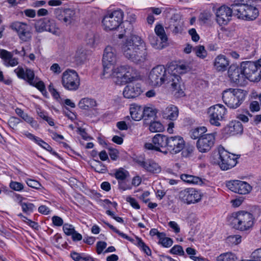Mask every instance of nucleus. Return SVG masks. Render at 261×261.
Masks as SVG:
<instances>
[{
    "mask_svg": "<svg viewBox=\"0 0 261 261\" xmlns=\"http://www.w3.org/2000/svg\"><path fill=\"white\" fill-rule=\"evenodd\" d=\"M178 115V110L177 108L174 105H170L167 107L163 112V117L165 118L174 120Z\"/></svg>",
    "mask_w": 261,
    "mask_h": 261,
    "instance_id": "nucleus-29",
    "label": "nucleus"
},
{
    "mask_svg": "<svg viewBox=\"0 0 261 261\" xmlns=\"http://www.w3.org/2000/svg\"><path fill=\"white\" fill-rule=\"evenodd\" d=\"M159 235V244H161L163 247L166 248L170 247L172 246L173 243L172 239L170 238L166 237V235L164 232Z\"/></svg>",
    "mask_w": 261,
    "mask_h": 261,
    "instance_id": "nucleus-36",
    "label": "nucleus"
},
{
    "mask_svg": "<svg viewBox=\"0 0 261 261\" xmlns=\"http://www.w3.org/2000/svg\"><path fill=\"white\" fill-rule=\"evenodd\" d=\"M14 72L19 78L27 80L30 85L33 84L35 80L34 71L30 69L27 68L24 71L22 67L18 66L14 70Z\"/></svg>",
    "mask_w": 261,
    "mask_h": 261,
    "instance_id": "nucleus-25",
    "label": "nucleus"
},
{
    "mask_svg": "<svg viewBox=\"0 0 261 261\" xmlns=\"http://www.w3.org/2000/svg\"><path fill=\"white\" fill-rule=\"evenodd\" d=\"M178 197L182 202L189 205L201 201L202 195L199 191L195 188H187L179 192Z\"/></svg>",
    "mask_w": 261,
    "mask_h": 261,
    "instance_id": "nucleus-11",
    "label": "nucleus"
},
{
    "mask_svg": "<svg viewBox=\"0 0 261 261\" xmlns=\"http://www.w3.org/2000/svg\"><path fill=\"white\" fill-rule=\"evenodd\" d=\"M63 230L67 236H71L75 231L73 225L65 223L63 226Z\"/></svg>",
    "mask_w": 261,
    "mask_h": 261,
    "instance_id": "nucleus-52",
    "label": "nucleus"
},
{
    "mask_svg": "<svg viewBox=\"0 0 261 261\" xmlns=\"http://www.w3.org/2000/svg\"><path fill=\"white\" fill-rule=\"evenodd\" d=\"M236 255L231 252L222 253L217 257V261H236Z\"/></svg>",
    "mask_w": 261,
    "mask_h": 261,
    "instance_id": "nucleus-37",
    "label": "nucleus"
},
{
    "mask_svg": "<svg viewBox=\"0 0 261 261\" xmlns=\"http://www.w3.org/2000/svg\"><path fill=\"white\" fill-rule=\"evenodd\" d=\"M95 171L98 173H105L107 169L103 164L99 161H96V164L93 167Z\"/></svg>",
    "mask_w": 261,
    "mask_h": 261,
    "instance_id": "nucleus-53",
    "label": "nucleus"
},
{
    "mask_svg": "<svg viewBox=\"0 0 261 261\" xmlns=\"http://www.w3.org/2000/svg\"><path fill=\"white\" fill-rule=\"evenodd\" d=\"M156 114L155 109L151 107H144L143 109V118L145 119L154 117Z\"/></svg>",
    "mask_w": 261,
    "mask_h": 261,
    "instance_id": "nucleus-45",
    "label": "nucleus"
},
{
    "mask_svg": "<svg viewBox=\"0 0 261 261\" xmlns=\"http://www.w3.org/2000/svg\"><path fill=\"white\" fill-rule=\"evenodd\" d=\"M148 79L152 86L159 87L164 84H171V89L176 97L184 95L181 87V78L176 74H170L163 65H158L150 71Z\"/></svg>",
    "mask_w": 261,
    "mask_h": 261,
    "instance_id": "nucleus-1",
    "label": "nucleus"
},
{
    "mask_svg": "<svg viewBox=\"0 0 261 261\" xmlns=\"http://www.w3.org/2000/svg\"><path fill=\"white\" fill-rule=\"evenodd\" d=\"M218 155L219 160L218 164L223 170H227L235 166L239 158L238 155L230 153L223 147L218 148Z\"/></svg>",
    "mask_w": 261,
    "mask_h": 261,
    "instance_id": "nucleus-8",
    "label": "nucleus"
},
{
    "mask_svg": "<svg viewBox=\"0 0 261 261\" xmlns=\"http://www.w3.org/2000/svg\"><path fill=\"white\" fill-rule=\"evenodd\" d=\"M56 18L61 22L67 25L74 22L75 18V11L70 8H56L54 10Z\"/></svg>",
    "mask_w": 261,
    "mask_h": 261,
    "instance_id": "nucleus-15",
    "label": "nucleus"
},
{
    "mask_svg": "<svg viewBox=\"0 0 261 261\" xmlns=\"http://www.w3.org/2000/svg\"><path fill=\"white\" fill-rule=\"evenodd\" d=\"M86 51L83 47H79L77 49L74 58L78 63H81L86 59Z\"/></svg>",
    "mask_w": 261,
    "mask_h": 261,
    "instance_id": "nucleus-41",
    "label": "nucleus"
},
{
    "mask_svg": "<svg viewBox=\"0 0 261 261\" xmlns=\"http://www.w3.org/2000/svg\"><path fill=\"white\" fill-rule=\"evenodd\" d=\"M247 92L240 89L229 88L223 91L222 99L224 102L231 109H237L244 101Z\"/></svg>",
    "mask_w": 261,
    "mask_h": 261,
    "instance_id": "nucleus-5",
    "label": "nucleus"
},
{
    "mask_svg": "<svg viewBox=\"0 0 261 261\" xmlns=\"http://www.w3.org/2000/svg\"><path fill=\"white\" fill-rule=\"evenodd\" d=\"M154 31L156 35L160 37L163 42H165L167 40V37L164 29L161 24L156 25L155 27Z\"/></svg>",
    "mask_w": 261,
    "mask_h": 261,
    "instance_id": "nucleus-38",
    "label": "nucleus"
},
{
    "mask_svg": "<svg viewBox=\"0 0 261 261\" xmlns=\"http://www.w3.org/2000/svg\"><path fill=\"white\" fill-rule=\"evenodd\" d=\"M245 113L246 114H238L237 117L238 119L241 120L244 122H247L249 121V118L247 115L249 116L250 117H252V115L249 113V111L247 110H245Z\"/></svg>",
    "mask_w": 261,
    "mask_h": 261,
    "instance_id": "nucleus-57",
    "label": "nucleus"
},
{
    "mask_svg": "<svg viewBox=\"0 0 261 261\" xmlns=\"http://www.w3.org/2000/svg\"><path fill=\"white\" fill-rule=\"evenodd\" d=\"M52 221L53 224L57 226H61L63 225V219L59 216H53L52 217Z\"/></svg>",
    "mask_w": 261,
    "mask_h": 261,
    "instance_id": "nucleus-59",
    "label": "nucleus"
},
{
    "mask_svg": "<svg viewBox=\"0 0 261 261\" xmlns=\"http://www.w3.org/2000/svg\"><path fill=\"white\" fill-rule=\"evenodd\" d=\"M233 10L234 15L238 18L248 21L255 20L259 14V11L255 7L245 4L235 3Z\"/></svg>",
    "mask_w": 261,
    "mask_h": 261,
    "instance_id": "nucleus-6",
    "label": "nucleus"
},
{
    "mask_svg": "<svg viewBox=\"0 0 261 261\" xmlns=\"http://www.w3.org/2000/svg\"><path fill=\"white\" fill-rule=\"evenodd\" d=\"M107 244L106 242L103 241H99L96 244V252L97 254H100L103 250L106 248Z\"/></svg>",
    "mask_w": 261,
    "mask_h": 261,
    "instance_id": "nucleus-56",
    "label": "nucleus"
},
{
    "mask_svg": "<svg viewBox=\"0 0 261 261\" xmlns=\"http://www.w3.org/2000/svg\"><path fill=\"white\" fill-rule=\"evenodd\" d=\"M31 85L35 86L38 90H39L42 93L44 91H45V87L44 83L41 81H37L36 79L33 82V84H31Z\"/></svg>",
    "mask_w": 261,
    "mask_h": 261,
    "instance_id": "nucleus-54",
    "label": "nucleus"
},
{
    "mask_svg": "<svg viewBox=\"0 0 261 261\" xmlns=\"http://www.w3.org/2000/svg\"><path fill=\"white\" fill-rule=\"evenodd\" d=\"M207 132V128L205 126L198 127L191 129L190 132V135L193 139H198Z\"/></svg>",
    "mask_w": 261,
    "mask_h": 261,
    "instance_id": "nucleus-35",
    "label": "nucleus"
},
{
    "mask_svg": "<svg viewBox=\"0 0 261 261\" xmlns=\"http://www.w3.org/2000/svg\"><path fill=\"white\" fill-rule=\"evenodd\" d=\"M231 8L223 6L219 8L216 13L217 22L220 25H225L230 20L232 14L234 15L233 8L235 3L231 5Z\"/></svg>",
    "mask_w": 261,
    "mask_h": 261,
    "instance_id": "nucleus-18",
    "label": "nucleus"
},
{
    "mask_svg": "<svg viewBox=\"0 0 261 261\" xmlns=\"http://www.w3.org/2000/svg\"><path fill=\"white\" fill-rule=\"evenodd\" d=\"M226 186L231 191L239 194H247L252 189L251 186L247 182L239 180L229 181Z\"/></svg>",
    "mask_w": 261,
    "mask_h": 261,
    "instance_id": "nucleus-20",
    "label": "nucleus"
},
{
    "mask_svg": "<svg viewBox=\"0 0 261 261\" xmlns=\"http://www.w3.org/2000/svg\"><path fill=\"white\" fill-rule=\"evenodd\" d=\"M180 177L182 181L188 184L199 185L203 184L202 179L198 176L188 174H181Z\"/></svg>",
    "mask_w": 261,
    "mask_h": 261,
    "instance_id": "nucleus-33",
    "label": "nucleus"
},
{
    "mask_svg": "<svg viewBox=\"0 0 261 261\" xmlns=\"http://www.w3.org/2000/svg\"><path fill=\"white\" fill-rule=\"evenodd\" d=\"M182 22L180 19H178L177 16H173L170 22L169 28L172 30V32L174 34H177L181 32Z\"/></svg>",
    "mask_w": 261,
    "mask_h": 261,
    "instance_id": "nucleus-31",
    "label": "nucleus"
},
{
    "mask_svg": "<svg viewBox=\"0 0 261 261\" xmlns=\"http://www.w3.org/2000/svg\"><path fill=\"white\" fill-rule=\"evenodd\" d=\"M10 188L14 191L20 192L24 188L23 185L17 181H11L9 184Z\"/></svg>",
    "mask_w": 261,
    "mask_h": 261,
    "instance_id": "nucleus-51",
    "label": "nucleus"
},
{
    "mask_svg": "<svg viewBox=\"0 0 261 261\" xmlns=\"http://www.w3.org/2000/svg\"><path fill=\"white\" fill-rule=\"evenodd\" d=\"M46 18L41 19L37 22L35 24V29L38 32H42L46 31Z\"/></svg>",
    "mask_w": 261,
    "mask_h": 261,
    "instance_id": "nucleus-48",
    "label": "nucleus"
},
{
    "mask_svg": "<svg viewBox=\"0 0 261 261\" xmlns=\"http://www.w3.org/2000/svg\"><path fill=\"white\" fill-rule=\"evenodd\" d=\"M227 134L230 135H235L242 133L243 127L242 123L239 121H231L226 128Z\"/></svg>",
    "mask_w": 261,
    "mask_h": 261,
    "instance_id": "nucleus-27",
    "label": "nucleus"
},
{
    "mask_svg": "<svg viewBox=\"0 0 261 261\" xmlns=\"http://www.w3.org/2000/svg\"><path fill=\"white\" fill-rule=\"evenodd\" d=\"M215 142V133L204 134L197 140L196 147L199 152L201 153H207L213 147Z\"/></svg>",
    "mask_w": 261,
    "mask_h": 261,
    "instance_id": "nucleus-14",
    "label": "nucleus"
},
{
    "mask_svg": "<svg viewBox=\"0 0 261 261\" xmlns=\"http://www.w3.org/2000/svg\"><path fill=\"white\" fill-rule=\"evenodd\" d=\"M242 241V237L239 234L231 235L227 237L226 243L229 245H237Z\"/></svg>",
    "mask_w": 261,
    "mask_h": 261,
    "instance_id": "nucleus-39",
    "label": "nucleus"
},
{
    "mask_svg": "<svg viewBox=\"0 0 261 261\" xmlns=\"http://www.w3.org/2000/svg\"><path fill=\"white\" fill-rule=\"evenodd\" d=\"M126 201L128 202L130 205L136 209H139L140 206L137 200L131 197H127L126 198Z\"/></svg>",
    "mask_w": 261,
    "mask_h": 261,
    "instance_id": "nucleus-62",
    "label": "nucleus"
},
{
    "mask_svg": "<svg viewBox=\"0 0 261 261\" xmlns=\"http://www.w3.org/2000/svg\"><path fill=\"white\" fill-rule=\"evenodd\" d=\"M127 19L128 21L126 22L125 24V25H126L127 27L124 30L125 32L124 34H119L118 37L120 39L123 38V37H128L129 35H132V33L133 30L132 23L135 21L136 19V16L134 14H131L129 15Z\"/></svg>",
    "mask_w": 261,
    "mask_h": 261,
    "instance_id": "nucleus-30",
    "label": "nucleus"
},
{
    "mask_svg": "<svg viewBox=\"0 0 261 261\" xmlns=\"http://www.w3.org/2000/svg\"><path fill=\"white\" fill-rule=\"evenodd\" d=\"M62 84L68 90H76L80 84V80L77 72L71 69H67L62 74Z\"/></svg>",
    "mask_w": 261,
    "mask_h": 261,
    "instance_id": "nucleus-10",
    "label": "nucleus"
},
{
    "mask_svg": "<svg viewBox=\"0 0 261 261\" xmlns=\"http://www.w3.org/2000/svg\"><path fill=\"white\" fill-rule=\"evenodd\" d=\"M251 257L258 261H261V248L253 251L251 254Z\"/></svg>",
    "mask_w": 261,
    "mask_h": 261,
    "instance_id": "nucleus-64",
    "label": "nucleus"
},
{
    "mask_svg": "<svg viewBox=\"0 0 261 261\" xmlns=\"http://www.w3.org/2000/svg\"><path fill=\"white\" fill-rule=\"evenodd\" d=\"M137 242L138 247H139L144 253L147 255H151V250L141 239L137 238Z\"/></svg>",
    "mask_w": 261,
    "mask_h": 261,
    "instance_id": "nucleus-47",
    "label": "nucleus"
},
{
    "mask_svg": "<svg viewBox=\"0 0 261 261\" xmlns=\"http://www.w3.org/2000/svg\"><path fill=\"white\" fill-rule=\"evenodd\" d=\"M144 107L136 104L130 106L129 111L132 118L135 121H139L143 118Z\"/></svg>",
    "mask_w": 261,
    "mask_h": 261,
    "instance_id": "nucleus-28",
    "label": "nucleus"
},
{
    "mask_svg": "<svg viewBox=\"0 0 261 261\" xmlns=\"http://www.w3.org/2000/svg\"><path fill=\"white\" fill-rule=\"evenodd\" d=\"M170 252L173 254L184 256L185 255L182 247L178 245H174L170 250Z\"/></svg>",
    "mask_w": 261,
    "mask_h": 261,
    "instance_id": "nucleus-49",
    "label": "nucleus"
},
{
    "mask_svg": "<svg viewBox=\"0 0 261 261\" xmlns=\"http://www.w3.org/2000/svg\"><path fill=\"white\" fill-rule=\"evenodd\" d=\"M142 92L140 84H129L124 88L123 94L126 98H134L139 96Z\"/></svg>",
    "mask_w": 261,
    "mask_h": 261,
    "instance_id": "nucleus-23",
    "label": "nucleus"
},
{
    "mask_svg": "<svg viewBox=\"0 0 261 261\" xmlns=\"http://www.w3.org/2000/svg\"><path fill=\"white\" fill-rule=\"evenodd\" d=\"M124 56L136 64H141L147 60V51L145 44L140 37L131 35L122 46Z\"/></svg>",
    "mask_w": 261,
    "mask_h": 261,
    "instance_id": "nucleus-2",
    "label": "nucleus"
},
{
    "mask_svg": "<svg viewBox=\"0 0 261 261\" xmlns=\"http://www.w3.org/2000/svg\"><path fill=\"white\" fill-rule=\"evenodd\" d=\"M186 253L189 255V257L194 260V258H195V257L196 256H195V255L196 254V250L193 248H191V247H188L186 249Z\"/></svg>",
    "mask_w": 261,
    "mask_h": 261,
    "instance_id": "nucleus-60",
    "label": "nucleus"
},
{
    "mask_svg": "<svg viewBox=\"0 0 261 261\" xmlns=\"http://www.w3.org/2000/svg\"><path fill=\"white\" fill-rule=\"evenodd\" d=\"M21 118L27 123H29L31 126L34 128H38L39 125L37 122L33 118L29 116L27 113H24Z\"/></svg>",
    "mask_w": 261,
    "mask_h": 261,
    "instance_id": "nucleus-46",
    "label": "nucleus"
},
{
    "mask_svg": "<svg viewBox=\"0 0 261 261\" xmlns=\"http://www.w3.org/2000/svg\"><path fill=\"white\" fill-rule=\"evenodd\" d=\"M79 108L81 109L88 110L94 109L97 106L96 100L93 98L85 97L80 100L78 103Z\"/></svg>",
    "mask_w": 261,
    "mask_h": 261,
    "instance_id": "nucleus-32",
    "label": "nucleus"
},
{
    "mask_svg": "<svg viewBox=\"0 0 261 261\" xmlns=\"http://www.w3.org/2000/svg\"><path fill=\"white\" fill-rule=\"evenodd\" d=\"M245 79L251 82H256L261 78V70L257 68L255 63L251 61L243 62L241 64Z\"/></svg>",
    "mask_w": 261,
    "mask_h": 261,
    "instance_id": "nucleus-12",
    "label": "nucleus"
},
{
    "mask_svg": "<svg viewBox=\"0 0 261 261\" xmlns=\"http://www.w3.org/2000/svg\"><path fill=\"white\" fill-rule=\"evenodd\" d=\"M123 13L121 10H117L108 13L102 19V23L106 30H114L121 23Z\"/></svg>",
    "mask_w": 261,
    "mask_h": 261,
    "instance_id": "nucleus-7",
    "label": "nucleus"
},
{
    "mask_svg": "<svg viewBox=\"0 0 261 261\" xmlns=\"http://www.w3.org/2000/svg\"><path fill=\"white\" fill-rule=\"evenodd\" d=\"M233 227L241 231L252 229L255 221L254 215L247 211H240L232 213L229 217Z\"/></svg>",
    "mask_w": 261,
    "mask_h": 261,
    "instance_id": "nucleus-3",
    "label": "nucleus"
},
{
    "mask_svg": "<svg viewBox=\"0 0 261 261\" xmlns=\"http://www.w3.org/2000/svg\"><path fill=\"white\" fill-rule=\"evenodd\" d=\"M105 223L113 231L118 234L120 236L122 237L123 238H124L130 242L133 241V239H131L129 237L127 236L126 234L120 232L119 230H118L117 228H116L114 226H113L112 225L109 224L107 222H105Z\"/></svg>",
    "mask_w": 261,
    "mask_h": 261,
    "instance_id": "nucleus-50",
    "label": "nucleus"
},
{
    "mask_svg": "<svg viewBox=\"0 0 261 261\" xmlns=\"http://www.w3.org/2000/svg\"><path fill=\"white\" fill-rule=\"evenodd\" d=\"M11 29L18 34L19 39L23 41H29L32 38V34L29 26L25 23L15 21L11 24Z\"/></svg>",
    "mask_w": 261,
    "mask_h": 261,
    "instance_id": "nucleus-17",
    "label": "nucleus"
},
{
    "mask_svg": "<svg viewBox=\"0 0 261 261\" xmlns=\"http://www.w3.org/2000/svg\"><path fill=\"white\" fill-rule=\"evenodd\" d=\"M118 60L116 50L111 46H107L103 52L102 63L104 75H107L113 70L111 66L115 65Z\"/></svg>",
    "mask_w": 261,
    "mask_h": 261,
    "instance_id": "nucleus-9",
    "label": "nucleus"
},
{
    "mask_svg": "<svg viewBox=\"0 0 261 261\" xmlns=\"http://www.w3.org/2000/svg\"><path fill=\"white\" fill-rule=\"evenodd\" d=\"M149 130L153 133L161 132L164 130V126L161 122L153 121L150 124Z\"/></svg>",
    "mask_w": 261,
    "mask_h": 261,
    "instance_id": "nucleus-44",
    "label": "nucleus"
},
{
    "mask_svg": "<svg viewBox=\"0 0 261 261\" xmlns=\"http://www.w3.org/2000/svg\"><path fill=\"white\" fill-rule=\"evenodd\" d=\"M193 51L196 55L201 59H204L207 56V51L203 45L195 46L193 48Z\"/></svg>",
    "mask_w": 261,
    "mask_h": 261,
    "instance_id": "nucleus-42",
    "label": "nucleus"
},
{
    "mask_svg": "<svg viewBox=\"0 0 261 261\" xmlns=\"http://www.w3.org/2000/svg\"><path fill=\"white\" fill-rule=\"evenodd\" d=\"M136 163L145 171L152 173H158L161 171L159 165L151 159L139 157L136 159Z\"/></svg>",
    "mask_w": 261,
    "mask_h": 261,
    "instance_id": "nucleus-22",
    "label": "nucleus"
},
{
    "mask_svg": "<svg viewBox=\"0 0 261 261\" xmlns=\"http://www.w3.org/2000/svg\"><path fill=\"white\" fill-rule=\"evenodd\" d=\"M138 76V72L136 69L129 65H125L113 68V70L106 77L112 76L115 79L117 84L123 85L135 81Z\"/></svg>",
    "mask_w": 261,
    "mask_h": 261,
    "instance_id": "nucleus-4",
    "label": "nucleus"
},
{
    "mask_svg": "<svg viewBox=\"0 0 261 261\" xmlns=\"http://www.w3.org/2000/svg\"><path fill=\"white\" fill-rule=\"evenodd\" d=\"M250 110L251 112H257L260 110V107L258 102L256 101H252L249 106Z\"/></svg>",
    "mask_w": 261,
    "mask_h": 261,
    "instance_id": "nucleus-61",
    "label": "nucleus"
},
{
    "mask_svg": "<svg viewBox=\"0 0 261 261\" xmlns=\"http://www.w3.org/2000/svg\"><path fill=\"white\" fill-rule=\"evenodd\" d=\"M109 154L111 159L113 161L117 160L119 156V151L117 149L113 148H108Z\"/></svg>",
    "mask_w": 261,
    "mask_h": 261,
    "instance_id": "nucleus-55",
    "label": "nucleus"
},
{
    "mask_svg": "<svg viewBox=\"0 0 261 261\" xmlns=\"http://www.w3.org/2000/svg\"><path fill=\"white\" fill-rule=\"evenodd\" d=\"M27 184L28 186L35 189H39L41 186V185L38 181L34 179H28Z\"/></svg>",
    "mask_w": 261,
    "mask_h": 261,
    "instance_id": "nucleus-58",
    "label": "nucleus"
},
{
    "mask_svg": "<svg viewBox=\"0 0 261 261\" xmlns=\"http://www.w3.org/2000/svg\"><path fill=\"white\" fill-rule=\"evenodd\" d=\"M168 139V137L161 134H158L153 137L152 143H146L144 144V147L148 150H154L166 154L168 151L167 150L162 151L161 148H167Z\"/></svg>",
    "mask_w": 261,
    "mask_h": 261,
    "instance_id": "nucleus-16",
    "label": "nucleus"
},
{
    "mask_svg": "<svg viewBox=\"0 0 261 261\" xmlns=\"http://www.w3.org/2000/svg\"><path fill=\"white\" fill-rule=\"evenodd\" d=\"M46 31L56 35H58L60 34V30L57 26L55 20L46 18Z\"/></svg>",
    "mask_w": 261,
    "mask_h": 261,
    "instance_id": "nucleus-34",
    "label": "nucleus"
},
{
    "mask_svg": "<svg viewBox=\"0 0 261 261\" xmlns=\"http://www.w3.org/2000/svg\"><path fill=\"white\" fill-rule=\"evenodd\" d=\"M229 64V61L223 55H218L215 59L214 66L218 71H225Z\"/></svg>",
    "mask_w": 261,
    "mask_h": 261,
    "instance_id": "nucleus-26",
    "label": "nucleus"
},
{
    "mask_svg": "<svg viewBox=\"0 0 261 261\" xmlns=\"http://www.w3.org/2000/svg\"><path fill=\"white\" fill-rule=\"evenodd\" d=\"M168 225L173 230L175 233H177L180 232V227L176 222L170 221L168 223Z\"/></svg>",
    "mask_w": 261,
    "mask_h": 261,
    "instance_id": "nucleus-63",
    "label": "nucleus"
},
{
    "mask_svg": "<svg viewBox=\"0 0 261 261\" xmlns=\"http://www.w3.org/2000/svg\"><path fill=\"white\" fill-rule=\"evenodd\" d=\"M228 76L231 82L241 86L247 83L245 75L244 74L242 67L231 65L228 70Z\"/></svg>",
    "mask_w": 261,
    "mask_h": 261,
    "instance_id": "nucleus-19",
    "label": "nucleus"
},
{
    "mask_svg": "<svg viewBox=\"0 0 261 261\" xmlns=\"http://www.w3.org/2000/svg\"><path fill=\"white\" fill-rule=\"evenodd\" d=\"M0 58L3 65L7 67H14L18 64V59L13 57V54L6 50L0 49Z\"/></svg>",
    "mask_w": 261,
    "mask_h": 261,
    "instance_id": "nucleus-24",
    "label": "nucleus"
},
{
    "mask_svg": "<svg viewBox=\"0 0 261 261\" xmlns=\"http://www.w3.org/2000/svg\"><path fill=\"white\" fill-rule=\"evenodd\" d=\"M185 145L183 138L179 136L168 137L167 149L172 154H176L180 152Z\"/></svg>",
    "mask_w": 261,
    "mask_h": 261,
    "instance_id": "nucleus-21",
    "label": "nucleus"
},
{
    "mask_svg": "<svg viewBox=\"0 0 261 261\" xmlns=\"http://www.w3.org/2000/svg\"><path fill=\"white\" fill-rule=\"evenodd\" d=\"M226 113V109L222 105H216L211 107L207 111L210 123L216 126H220V121L223 119Z\"/></svg>",
    "mask_w": 261,
    "mask_h": 261,
    "instance_id": "nucleus-13",
    "label": "nucleus"
},
{
    "mask_svg": "<svg viewBox=\"0 0 261 261\" xmlns=\"http://www.w3.org/2000/svg\"><path fill=\"white\" fill-rule=\"evenodd\" d=\"M20 206L23 213L29 215L32 213L35 206L33 203L30 202L21 203Z\"/></svg>",
    "mask_w": 261,
    "mask_h": 261,
    "instance_id": "nucleus-43",
    "label": "nucleus"
},
{
    "mask_svg": "<svg viewBox=\"0 0 261 261\" xmlns=\"http://www.w3.org/2000/svg\"><path fill=\"white\" fill-rule=\"evenodd\" d=\"M128 172L122 168L116 170L114 173L115 177L118 180H123L128 175Z\"/></svg>",
    "mask_w": 261,
    "mask_h": 261,
    "instance_id": "nucleus-40",
    "label": "nucleus"
}]
</instances>
